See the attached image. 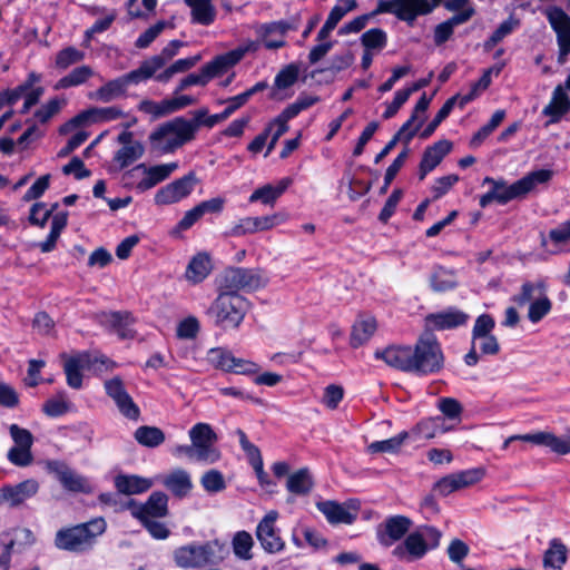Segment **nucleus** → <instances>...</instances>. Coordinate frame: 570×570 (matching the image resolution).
Returning <instances> with one entry per match:
<instances>
[{
	"label": "nucleus",
	"instance_id": "1",
	"mask_svg": "<svg viewBox=\"0 0 570 570\" xmlns=\"http://www.w3.org/2000/svg\"><path fill=\"white\" fill-rule=\"evenodd\" d=\"M197 125L183 117L166 121L155 128L149 135V142L154 150L169 154L195 138Z\"/></svg>",
	"mask_w": 570,
	"mask_h": 570
},
{
	"label": "nucleus",
	"instance_id": "2",
	"mask_svg": "<svg viewBox=\"0 0 570 570\" xmlns=\"http://www.w3.org/2000/svg\"><path fill=\"white\" fill-rule=\"evenodd\" d=\"M553 176L550 169H539L529 173L521 179L512 185H508L503 179L495 180L491 177L483 179V185H490V190L499 204H507L508 202L522 198L532 191L538 185L548 183Z\"/></svg>",
	"mask_w": 570,
	"mask_h": 570
},
{
	"label": "nucleus",
	"instance_id": "3",
	"mask_svg": "<svg viewBox=\"0 0 570 570\" xmlns=\"http://www.w3.org/2000/svg\"><path fill=\"white\" fill-rule=\"evenodd\" d=\"M105 530V520L95 519L87 523L59 530L55 538V544L60 550L83 552L95 544L97 537L102 534Z\"/></svg>",
	"mask_w": 570,
	"mask_h": 570
},
{
	"label": "nucleus",
	"instance_id": "4",
	"mask_svg": "<svg viewBox=\"0 0 570 570\" xmlns=\"http://www.w3.org/2000/svg\"><path fill=\"white\" fill-rule=\"evenodd\" d=\"M248 302L239 294L218 289V295L209 306L207 314L222 328H237L243 322Z\"/></svg>",
	"mask_w": 570,
	"mask_h": 570
},
{
	"label": "nucleus",
	"instance_id": "5",
	"mask_svg": "<svg viewBox=\"0 0 570 570\" xmlns=\"http://www.w3.org/2000/svg\"><path fill=\"white\" fill-rule=\"evenodd\" d=\"M441 532L433 527H421L411 532L403 543L396 546L393 556L406 562L415 561L440 544Z\"/></svg>",
	"mask_w": 570,
	"mask_h": 570
},
{
	"label": "nucleus",
	"instance_id": "6",
	"mask_svg": "<svg viewBox=\"0 0 570 570\" xmlns=\"http://www.w3.org/2000/svg\"><path fill=\"white\" fill-rule=\"evenodd\" d=\"M268 277L262 269L233 267L224 271L218 278V289L233 294L240 291L254 292L267 285Z\"/></svg>",
	"mask_w": 570,
	"mask_h": 570
},
{
	"label": "nucleus",
	"instance_id": "7",
	"mask_svg": "<svg viewBox=\"0 0 570 570\" xmlns=\"http://www.w3.org/2000/svg\"><path fill=\"white\" fill-rule=\"evenodd\" d=\"M413 372L426 375L438 373L444 365V355L435 336H421L413 348Z\"/></svg>",
	"mask_w": 570,
	"mask_h": 570
},
{
	"label": "nucleus",
	"instance_id": "8",
	"mask_svg": "<svg viewBox=\"0 0 570 570\" xmlns=\"http://www.w3.org/2000/svg\"><path fill=\"white\" fill-rule=\"evenodd\" d=\"M188 436L202 464H214L220 460L222 452L216 446L218 436L210 424L196 423L189 429Z\"/></svg>",
	"mask_w": 570,
	"mask_h": 570
},
{
	"label": "nucleus",
	"instance_id": "9",
	"mask_svg": "<svg viewBox=\"0 0 570 570\" xmlns=\"http://www.w3.org/2000/svg\"><path fill=\"white\" fill-rule=\"evenodd\" d=\"M442 0H381L377 11L395 14L410 24L417 16L430 13Z\"/></svg>",
	"mask_w": 570,
	"mask_h": 570
},
{
	"label": "nucleus",
	"instance_id": "10",
	"mask_svg": "<svg viewBox=\"0 0 570 570\" xmlns=\"http://www.w3.org/2000/svg\"><path fill=\"white\" fill-rule=\"evenodd\" d=\"M126 116V112L118 106L91 107L82 110L60 128L61 134H69L77 128L95 124L116 121Z\"/></svg>",
	"mask_w": 570,
	"mask_h": 570
},
{
	"label": "nucleus",
	"instance_id": "11",
	"mask_svg": "<svg viewBox=\"0 0 570 570\" xmlns=\"http://www.w3.org/2000/svg\"><path fill=\"white\" fill-rule=\"evenodd\" d=\"M148 80L141 69L138 67L128 73L107 81L97 90L89 95V98L101 102H110L118 98L125 97L130 85H138Z\"/></svg>",
	"mask_w": 570,
	"mask_h": 570
},
{
	"label": "nucleus",
	"instance_id": "12",
	"mask_svg": "<svg viewBox=\"0 0 570 570\" xmlns=\"http://www.w3.org/2000/svg\"><path fill=\"white\" fill-rule=\"evenodd\" d=\"M104 389L125 417L134 421L139 419L140 410L126 391L125 383L120 376L117 375L106 380L104 382Z\"/></svg>",
	"mask_w": 570,
	"mask_h": 570
},
{
	"label": "nucleus",
	"instance_id": "13",
	"mask_svg": "<svg viewBox=\"0 0 570 570\" xmlns=\"http://www.w3.org/2000/svg\"><path fill=\"white\" fill-rule=\"evenodd\" d=\"M134 124H136L135 118L125 125V130L117 137V141L121 147L115 153L114 163L119 169L128 167L141 158L145 153L142 144L134 138V134L131 131L127 130Z\"/></svg>",
	"mask_w": 570,
	"mask_h": 570
},
{
	"label": "nucleus",
	"instance_id": "14",
	"mask_svg": "<svg viewBox=\"0 0 570 570\" xmlns=\"http://www.w3.org/2000/svg\"><path fill=\"white\" fill-rule=\"evenodd\" d=\"M175 561L181 568H202L215 562L210 543L188 544L175 551Z\"/></svg>",
	"mask_w": 570,
	"mask_h": 570
},
{
	"label": "nucleus",
	"instance_id": "15",
	"mask_svg": "<svg viewBox=\"0 0 570 570\" xmlns=\"http://www.w3.org/2000/svg\"><path fill=\"white\" fill-rule=\"evenodd\" d=\"M288 219L285 213H275L267 216L259 217H244L239 219L228 232L229 236L240 237L246 234H254L257 232L269 230Z\"/></svg>",
	"mask_w": 570,
	"mask_h": 570
},
{
	"label": "nucleus",
	"instance_id": "16",
	"mask_svg": "<svg viewBox=\"0 0 570 570\" xmlns=\"http://www.w3.org/2000/svg\"><path fill=\"white\" fill-rule=\"evenodd\" d=\"M257 48L254 41H247L234 50L217 56L215 59L203 66V70L208 80L224 75L228 69L238 63L243 57Z\"/></svg>",
	"mask_w": 570,
	"mask_h": 570
},
{
	"label": "nucleus",
	"instance_id": "17",
	"mask_svg": "<svg viewBox=\"0 0 570 570\" xmlns=\"http://www.w3.org/2000/svg\"><path fill=\"white\" fill-rule=\"evenodd\" d=\"M197 181L196 175L194 173H189L161 187L155 194V203L157 205H171L178 203L191 194Z\"/></svg>",
	"mask_w": 570,
	"mask_h": 570
},
{
	"label": "nucleus",
	"instance_id": "18",
	"mask_svg": "<svg viewBox=\"0 0 570 570\" xmlns=\"http://www.w3.org/2000/svg\"><path fill=\"white\" fill-rule=\"evenodd\" d=\"M518 441L549 448L553 453L566 455L570 453V429L562 436L549 431H537L528 434H517Z\"/></svg>",
	"mask_w": 570,
	"mask_h": 570
},
{
	"label": "nucleus",
	"instance_id": "19",
	"mask_svg": "<svg viewBox=\"0 0 570 570\" xmlns=\"http://www.w3.org/2000/svg\"><path fill=\"white\" fill-rule=\"evenodd\" d=\"M277 518L278 513L276 511H269L256 529V535L262 548L269 553H276L284 549V541L275 527Z\"/></svg>",
	"mask_w": 570,
	"mask_h": 570
},
{
	"label": "nucleus",
	"instance_id": "20",
	"mask_svg": "<svg viewBox=\"0 0 570 570\" xmlns=\"http://www.w3.org/2000/svg\"><path fill=\"white\" fill-rule=\"evenodd\" d=\"M484 476L482 469H471L456 473L449 474L435 483V490L441 495H449L450 493L471 487Z\"/></svg>",
	"mask_w": 570,
	"mask_h": 570
},
{
	"label": "nucleus",
	"instance_id": "21",
	"mask_svg": "<svg viewBox=\"0 0 570 570\" xmlns=\"http://www.w3.org/2000/svg\"><path fill=\"white\" fill-rule=\"evenodd\" d=\"M132 517L139 521L163 518L168 512V497L164 492H154L145 504L129 503Z\"/></svg>",
	"mask_w": 570,
	"mask_h": 570
},
{
	"label": "nucleus",
	"instance_id": "22",
	"mask_svg": "<svg viewBox=\"0 0 570 570\" xmlns=\"http://www.w3.org/2000/svg\"><path fill=\"white\" fill-rule=\"evenodd\" d=\"M178 168L177 163L159 164L155 166H146L140 164L135 167V171H141L142 177L137 183L136 188L139 191H146L163 183Z\"/></svg>",
	"mask_w": 570,
	"mask_h": 570
},
{
	"label": "nucleus",
	"instance_id": "23",
	"mask_svg": "<svg viewBox=\"0 0 570 570\" xmlns=\"http://www.w3.org/2000/svg\"><path fill=\"white\" fill-rule=\"evenodd\" d=\"M47 470L55 474L62 487L73 492H89L90 484L86 478L70 469L66 463L60 461H49Z\"/></svg>",
	"mask_w": 570,
	"mask_h": 570
},
{
	"label": "nucleus",
	"instance_id": "24",
	"mask_svg": "<svg viewBox=\"0 0 570 570\" xmlns=\"http://www.w3.org/2000/svg\"><path fill=\"white\" fill-rule=\"evenodd\" d=\"M39 491V483L35 479L24 480L18 484H7L0 488V505L18 507Z\"/></svg>",
	"mask_w": 570,
	"mask_h": 570
},
{
	"label": "nucleus",
	"instance_id": "25",
	"mask_svg": "<svg viewBox=\"0 0 570 570\" xmlns=\"http://www.w3.org/2000/svg\"><path fill=\"white\" fill-rule=\"evenodd\" d=\"M412 521L404 515L387 518L377 530V538L381 544L390 547L410 530Z\"/></svg>",
	"mask_w": 570,
	"mask_h": 570
},
{
	"label": "nucleus",
	"instance_id": "26",
	"mask_svg": "<svg viewBox=\"0 0 570 570\" xmlns=\"http://www.w3.org/2000/svg\"><path fill=\"white\" fill-rule=\"evenodd\" d=\"M63 371L67 383L72 389L82 386V371L91 366V357L88 353H76L72 355L61 354Z\"/></svg>",
	"mask_w": 570,
	"mask_h": 570
},
{
	"label": "nucleus",
	"instance_id": "27",
	"mask_svg": "<svg viewBox=\"0 0 570 570\" xmlns=\"http://www.w3.org/2000/svg\"><path fill=\"white\" fill-rule=\"evenodd\" d=\"M413 356L414 352L410 346H389L375 352L376 358L383 360L389 366L404 372H413Z\"/></svg>",
	"mask_w": 570,
	"mask_h": 570
},
{
	"label": "nucleus",
	"instance_id": "28",
	"mask_svg": "<svg viewBox=\"0 0 570 570\" xmlns=\"http://www.w3.org/2000/svg\"><path fill=\"white\" fill-rule=\"evenodd\" d=\"M544 14L557 35L558 45H563L566 50L570 47V16L559 7H549Z\"/></svg>",
	"mask_w": 570,
	"mask_h": 570
},
{
	"label": "nucleus",
	"instance_id": "29",
	"mask_svg": "<svg viewBox=\"0 0 570 570\" xmlns=\"http://www.w3.org/2000/svg\"><path fill=\"white\" fill-rule=\"evenodd\" d=\"M452 142L449 140H439L428 147L420 163L419 178L423 180L425 176L432 171L442 159L451 151Z\"/></svg>",
	"mask_w": 570,
	"mask_h": 570
},
{
	"label": "nucleus",
	"instance_id": "30",
	"mask_svg": "<svg viewBox=\"0 0 570 570\" xmlns=\"http://www.w3.org/2000/svg\"><path fill=\"white\" fill-rule=\"evenodd\" d=\"M293 180L289 177H284L278 180L275 185L266 184L262 187L256 188L249 196V203H262L265 206L273 207L277 199L286 191L292 185Z\"/></svg>",
	"mask_w": 570,
	"mask_h": 570
},
{
	"label": "nucleus",
	"instance_id": "31",
	"mask_svg": "<svg viewBox=\"0 0 570 570\" xmlns=\"http://www.w3.org/2000/svg\"><path fill=\"white\" fill-rule=\"evenodd\" d=\"M183 42L179 40L170 41L159 55L153 56L149 59L144 60L139 68L144 72L147 79L153 78L171 58H174Z\"/></svg>",
	"mask_w": 570,
	"mask_h": 570
},
{
	"label": "nucleus",
	"instance_id": "32",
	"mask_svg": "<svg viewBox=\"0 0 570 570\" xmlns=\"http://www.w3.org/2000/svg\"><path fill=\"white\" fill-rule=\"evenodd\" d=\"M212 269L210 255L206 252H200L190 258L184 276L189 284L196 285L206 279Z\"/></svg>",
	"mask_w": 570,
	"mask_h": 570
},
{
	"label": "nucleus",
	"instance_id": "33",
	"mask_svg": "<svg viewBox=\"0 0 570 570\" xmlns=\"http://www.w3.org/2000/svg\"><path fill=\"white\" fill-rule=\"evenodd\" d=\"M161 483L174 495L179 498L186 497L193 488L190 474L184 469H175L164 475Z\"/></svg>",
	"mask_w": 570,
	"mask_h": 570
},
{
	"label": "nucleus",
	"instance_id": "34",
	"mask_svg": "<svg viewBox=\"0 0 570 570\" xmlns=\"http://www.w3.org/2000/svg\"><path fill=\"white\" fill-rule=\"evenodd\" d=\"M154 482L136 474H119L115 478V487L119 493L134 495L148 491Z\"/></svg>",
	"mask_w": 570,
	"mask_h": 570
},
{
	"label": "nucleus",
	"instance_id": "35",
	"mask_svg": "<svg viewBox=\"0 0 570 570\" xmlns=\"http://www.w3.org/2000/svg\"><path fill=\"white\" fill-rule=\"evenodd\" d=\"M567 547L559 538L549 541L548 549L542 556V566L544 570H562L567 562Z\"/></svg>",
	"mask_w": 570,
	"mask_h": 570
},
{
	"label": "nucleus",
	"instance_id": "36",
	"mask_svg": "<svg viewBox=\"0 0 570 570\" xmlns=\"http://www.w3.org/2000/svg\"><path fill=\"white\" fill-rule=\"evenodd\" d=\"M468 315L461 311L450 308L441 313L431 314L426 317V324L433 330H449L463 325Z\"/></svg>",
	"mask_w": 570,
	"mask_h": 570
},
{
	"label": "nucleus",
	"instance_id": "37",
	"mask_svg": "<svg viewBox=\"0 0 570 570\" xmlns=\"http://www.w3.org/2000/svg\"><path fill=\"white\" fill-rule=\"evenodd\" d=\"M451 429L444 417L433 416L420 421L412 430V435L419 439L431 440L449 432Z\"/></svg>",
	"mask_w": 570,
	"mask_h": 570
},
{
	"label": "nucleus",
	"instance_id": "38",
	"mask_svg": "<svg viewBox=\"0 0 570 570\" xmlns=\"http://www.w3.org/2000/svg\"><path fill=\"white\" fill-rule=\"evenodd\" d=\"M191 11V22L210 26L214 23L217 10L212 0H184Z\"/></svg>",
	"mask_w": 570,
	"mask_h": 570
},
{
	"label": "nucleus",
	"instance_id": "39",
	"mask_svg": "<svg viewBox=\"0 0 570 570\" xmlns=\"http://www.w3.org/2000/svg\"><path fill=\"white\" fill-rule=\"evenodd\" d=\"M317 508L326 517L327 521L333 524H351L356 519V511L352 512L334 501L318 502Z\"/></svg>",
	"mask_w": 570,
	"mask_h": 570
},
{
	"label": "nucleus",
	"instance_id": "40",
	"mask_svg": "<svg viewBox=\"0 0 570 570\" xmlns=\"http://www.w3.org/2000/svg\"><path fill=\"white\" fill-rule=\"evenodd\" d=\"M286 26L282 22H272L263 24L258 28L257 32L268 49H277L284 46V36L286 33Z\"/></svg>",
	"mask_w": 570,
	"mask_h": 570
},
{
	"label": "nucleus",
	"instance_id": "41",
	"mask_svg": "<svg viewBox=\"0 0 570 570\" xmlns=\"http://www.w3.org/2000/svg\"><path fill=\"white\" fill-rule=\"evenodd\" d=\"M377 328L376 320L370 315L358 317L354 323L351 334V344L354 347L367 342Z\"/></svg>",
	"mask_w": 570,
	"mask_h": 570
},
{
	"label": "nucleus",
	"instance_id": "42",
	"mask_svg": "<svg viewBox=\"0 0 570 570\" xmlns=\"http://www.w3.org/2000/svg\"><path fill=\"white\" fill-rule=\"evenodd\" d=\"M95 76V71L89 66H80L72 69L68 75L60 78L55 85V89H67L70 87H77L86 83L91 77Z\"/></svg>",
	"mask_w": 570,
	"mask_h": 570
},
{
	"label": "nucleus",
	"instance_id": "43",
	"mask_svg": "<svg viewBox=\"0 0 570 570\" xmlns=\"http://www.w3.org/2000/svg\"><path fill=\"white\" fill-rule=\"evenodd\" d=\"M105 323L108 324L120 338L134 337L135 332L131 328L132 318L128 313H109L105 316Z\"/></svg>",
	"mask_w": 570,
	"mask_h": 570
},
{
	"label": "nucleus",
	"instance_id": "44",
	"mask_svg": "<svg viewBox=\"0 0 570 570\" xmlns=\"http://www.w3.org/2000/svg\"><path fill=\"white\" fill-rule=\"evenodd\" d=\"M287 490L296 495H305L313 488V479L307 469H301L288 475Z\"/></svg>",
	"mask_w": 570,
	"mask_h": 570
},
{
	"label": "nucleus",
	"instance_id": "45",
	"mask_svg": "<svg viewBox=\"0 0 570 570\" xmlns=\"http://www.w3.org/2000/svg\"><path fill=\"white\" fill-rule=\"evenodd\" d=\"M570 108V101L567 94L559 86L553 91V96L549 105L543 109V114L551 116V121H557L562 115H564Z\"/></svg>",
	"mask_w": 570,
	"mask_h": 570
},
{
	"label": "nucleus",
	"instance_id": "46",
	"mask_svg": "<svg viewBox=\"0 0 570 570\" xmlns=\"http://www.w3.org/2000/svg\"><path fill=\"white\" fill-rule=\"evenodd\" d=\"M293 542L298 548L304 547V544L316 549L325 546L323 537L316 530L306 525H298L293 530Z\"/></svg>",
	"mask_w": 570,
	"mask_h": 570
},
{
	"label": "nucleus",
	"instance_id": "47",
	"mask_svg": "<svg viewBox=\"0 0 570 570\" xmlns=\"http://www.w3.org/2000/svg\"><path fill=\"white\" fill-rule=\"evenodd\" d=\"M415 116L411 117L399 130V132L394 136V138L387 142V145L376 155L375 163H380L384 157H386L391 150L396 145L399 139L403 140L405 144H409L411 139L415 136L419 130V126L411 128L412 122Z\"/></svg>",
	"mask_w": 570,
	"mask_h": 570
},
{
	"label": "nucleus",
	"instance_id": "48",
	"mask_svg": "<svg viewBox=\"0 0 570 570\" xmlns=\"http://www.w3.org/2000/svg\"><path fill=\"white\" fill-rule=\"evenodd\" d=\"M134 436H135V440L139 444L147 446V448H156V446L160 445L161 443H164V441H165L164 432L159 428H156V426H148V425L139 426L135 431Z\"/></svg>",
	"mask_w": 570,
	"mask_h": 570
},
{
	"label": "nucleus",
	"instance_id": "49",
	"mask_svg": "<svg viewBox=\"0 0 570 570\" xmlns=\"http://www.w3.org/2000/svg\"><path fill=\"white\" fill-rule=\"evenodd\" d=\"M41 76L36 72H30L27 79L20 83L18 87L13 89H9L0 92L3 97L7 105H14L21 97L24 96V92L28 91L31 86L40 82Z\"/></svg>",
	"mask_w": 570,
	"mask_h": 570
},
{
	"label": "nucleus",
	"instance_id": "50",
	"mask_svg": "<svg viewBox=\"0 0 570 570\" xmlns=\"http://www.w3.org/2000/svg\"><path fill=\"white\" fill-rule=\"evenodd\" d=\"M410 433L401 432L397 435L383 441H376L368 445V451L372 453H396L404 442L409 439Z\"/></svg>",
	"mask_w": 570,
	"mask_h": 570
},
{
	"label": "nucleus",
	"instance_id": "51",
	"mask_svg": "<svg viewBox=\"0 0 570 570\" xmlns=\"http://www.w3.org/2000/svg\"><path fill=\"white\" fill-rule=\"evenodd\" d=\"M505 118V111L502 109L497 110L488 124L482 126L472 137L471 146L478 147L480 146L487 137H489L503 121Z\"/></svg>",
	"mask_w": 570,
	"mask_h": 570
},
{
	"label": "nucleus",
	"instance_id": "52",
	"mask_svg": "<svg viewBox=\"0 0 570 570\" xmlns=\"http://www.w3.org/2000/svg\"><path fill=\"white\" fill-rule=\"evenodd\" d=\"M551 307L552 303L544 291L543 293H540V295H538V297L530 304L528 318L530 322L535 324L550 313Z\"/></svg>",
	"mask_w": 570,
	"mask_h": 570
},
{
	"label": "nucleus",
	"instance_id": "53",
	"mask_svg": "<svg viewBox=\"0 0 570 570\" xmlns=\"http://www.w3.org/2000/svg\"><path fill=\"white\" fill-rule=\"evenodd\" d=\"M361 42L366 50L381 51L387 42L386 33L379 28H373L364 32Z\"/></svg>",
	"mask_w": 570,
	"mask_h": 570
},
{
	"label": "nucleus",
	"instance_id": "54",
	"mask_svg": "<svg viewBox=\"0 0 570 570\" xmlns=\"http://www.w3.org/2000/svg\"><path fill=\"white\" fill-rule=\"evenodd\" d=\"M544 291V284L542 282H525L522 284L520 293L513 296L512 301L519 306H523L528 303L531 304L538 297V295Z\"/></svg>",
	"mask_w": 570,
	"mask_h": 570
},
{
	"label": "nucleus",
	"instance_id": "55",
	"mask_svg": "<svg viewBox=\"0 0 570 570\" xmlns=\"http://www.w3.org/2000/svg\"><path fill=\"white\" fill-rule=\"evenodd\" d=\"M253 538L246 531L237 532L233 538V551L236 557L243 560L252 559Z\"/></svg>",
	"mask_w": 570,
	"mask_h": 570
},
{
	"label": "nucleus",
	"instance_id": "56",
	"mask_svg": "<svg viewBox=\"0 0 570 570\" xmlns=\"http://www.w3.org/2000/svg\"><path fill=\"white\" fill-rule=\"evenodd\" d=\"M431 285L435 292L450 291L456 286V277L453 272L439 268L432 275Z\"/></svg>",
	"mask_w": 570,
	"mask_h": 570
},
{
	"label": "nucleus",
	"instance_id": "57",
	"mask_svg": "<svg viewBox=\"0 0 570 570\" xmlns=\"http://www.w3.org/2000/svg\"><path fill=\"white\" fill-rule=\"evenodd\" d=\"M206 360L215 368L228 372L232 368L233 354L225 348L214 347L207 352Z\"/></svg>",
	"mask_w": 570,
	"mask_h": 570
},
{
	"label": "nucleus",
	"instance_id": "58",
	"mask_svg": "<svg viewBox=\"0 0 570 570\" xmlns=\"http://www.w3.org/2000/svg\"><path fill=\"white\" fill-rule=\"evenodd\" d=\"M200 484L204 490L208 493H218L225 490L226 482L222 472L218 470H209L205 472L200 478Z\"/></svg>",
	"mask_w": 570,
	"mask_h": 570
},
{
	"label": "nucleus",
	"instance_id": "59",
	"mask_svg": "<svg viewBox=\"0 0 570 570\" xmlns=\"http://www.w3.org/2000/svg\"><path fill=\"white\" fill-rule=\"evenodd\" d=\"M491 83V70L484 71L482 77L472 85L470 91L465 95L459 94V107L463 108L466 104L475 99L480 92L485 90Z\"/></svg>",
	"mask_w": 570,
	"mask_h": 570
},
{
	"label": "nucleus",
	"instance_id": "60",
	"mask_svg": "<svg viewBox=\"0 0 570 570\" xmlns=\"http://www.w3.org/2000/svg\"><path fill=\"white\" fill-rule=\"evenodd\" d=\"M459 96H453L449 100L445 101V104L442 106V108L438 111L434 119L429 124V126L423 130L421 136L423 138L430 137L434 130L439 127V125L450 115L453 107L455 105L459 106Z\"/></svg>",
	"mask_w": 570,
	"mask_h": 570
},
{
	"label": "nucleus",
	"instance_id": "61",
	"mask_svg": "<svg viewBox=\"0 0 570 570\" xmlns=\"http://www.w3.org/2000/svg\"><path fill=\"white\" fill-rule=\"evenodd\" d=\"M67 104L65 98H52L45 105H42L36 112L35 117L40 122H47L53 116H56Z\"/></svg>",
	"mask_w": 570,
	"mask_h": 570
},
{
	"label": "nucleus",
	"instance_id": "62",
	"mask_svg": "<svg viewBox=\"0 0 570 570\" xmlns=\"http://www.w3.org/2000/svg\"><path fill=\"white\" fill-rule=\"evenodd\" d=\"M438 409L443 414L445 420L460 421L463 407L461 403L453 397H441L438 401Z\"/></svg>",
	"mask_w": 570,
	"mask_h": 570
},
{
	"label": "nucleus",
	"instance_id": "63",
	"mask_svg": "<svg viewBox=\"0 0 570 570\" xmlns=\"http://www.w3.org/2000/svg\"><path fill=\"white\" fill-rule=\"evenodd\" d=\"M70 403L63 393H59L56 396L49 399L42 406V411L48 416H60L68 412Z\"/></svg>",
	"mask_w": 570,
	"mask_h": 570
},
{
	"label": "nucleus",
	"instance_id": "64",
	"mask_svg": "<svg viewBox=\"0 0 570 570\" xmlns=\"http://www.w3.org/2000/svg\"><path fill=\"white\" fill-rule=\"evenodd\" d=\"M85 53L73 47H68L60 50L56 56V67L59 69H67L71 65L78 63L83 60Z\"/></svg>",
	"mask_w": 570,
	"mask_h": 570
}]
</instances>
